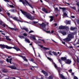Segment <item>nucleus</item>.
<instances>
[{
	"instance_id": "f257e3e1",
	"label": "nucleus",
	"mask_w": 79,
	"mask_h": 79,
	"mask_svg": "<svg viewBox=\"0 0 79 79\" xmlns=\"http://www.w3.org/2000/svg\"><path fill=\"white\" fill-rule=\"evenodd\" d=\"M50 61H52V64H54L55 68L57 69L58 71V73H59V76H60L61 78L62 79H65V78H64V77L63 75L61 74H60V70H61V68H58L56 64L54 62L53 60H49Z\"/></svg>"
},
{
	"instance_id": "f03ea898",
	"label": "nucleus",
	"mask_w": 79,
	"mask_h": 79,
	"mask_svg": "<svg viewBox=\"0 0 79 79\" xmlns=\"http://www.w3.org/2000/svg\"><path fill=\"white\" fill-rule=\"evenodd\" d=\"M20 11L22 12L23 15H24L27 17L28 19H30L31 20H33V19H34V17H32L30 14L23 11L22 10H20Z\"/></svg>"
},
{
	"instance_id": "7ed1b4c3",
	"label": "nucleus",
	"mask_w": 79,
	"mask_h": 79,
	"mask_svg": "<svg viewBox=\"0 0 79 79\" xmlns=\"http://www.w3.org/2000/svg\"><path fill=\"white\" fill-rule=\"evenodd\" d=\"M46 26V25L45 24V23H43L40 24V26L42 27L44 31H45L47 33H50V31H46V28H45Z\"/></svg>"
},
{
	"instance_id": "20e7f679",
	"label": "nucleus",
	"mask_w": 79,
	"mask_h": 79,
	"mask_svg": "<svg viewBox=\"0 0 79 79\" xmlns=\"http://www.w3.org/2000/svg\"><path fill=\"white\" fill-rule=\"evenodd\" d=\"M19 2H22L23 4H24L26 3L27 5H29L31 8H33V7L29 4V3L26 0H24V2L23 1V0H19Z\"/></svg>"
},
{
	"instance_id": "39448f33",
	"label": "nucleus",
	"mask_w": 79,
	"mask_h": 79,
	"mask_svg": "<svg viewBox=\"0 0 79 79\" xmlns=\"http://www.w3.org/2000/svg\"><path fill=\"white\" fill-rule=\"evenodd\" d=\"M0 46L2 48H6L7 49H11L12 48V47L8 46L6 45L1 44Z\"/></svg>"
},
{
	"instance_id": "423d86ee",
	"label": "nucleus",
	"mask_w": 79,
	"mask_h": 79,
	"mask_svg": "<svg viewBox=\"0 0 79 79\" xmlns=\"http://www.w3.org/2000/svg\"><path fill=\"white\" fill-rule=\"evenodd\" d=\"M74 35H75V32L71 33V34H69L68 35V37L71 40L72 39L74 38Z\"/></svg>"
},
{
	"instance_id": "0eeeda50",
	"label": "nucleus",
	"mask_w": 79,
	"mask_h": 79,
	"mask_svg": "<svg viewBox=\"0 0 79 79\" xmlns=\"http://www.w3.org/2000/svg\"><path fill=\"white\" fill-rule=\"evenodd\" d=\"M11 18H12V19H14V20H15V21H19V22H21V23L23 22L21 21V18H19H19H17L16 17H11Z\"/></svg>"
},
{
	"instance_id": "6e6552de",
	"label": "nucleus",
	"mask_w": 79,
	"mask_h": 79,
	"mask_svg": "<svg viewBox=\"0 0 79 79\" xmlns=\"http://www.w3.org/2000/svg\"><path fill=\"white\" fill-rule=\"evenodd\" d=\"M62 61H64L67 64H70L71 63V61L69 60H62Z\"/></svg>"
},
{
	"instance_id": "1a4fd4ad",
	"label": "nucleus",
	"mask_w": 79,
	"mask_h": 79,
	"mask_svg": "<svg viewBox=\"0 0 79 79\" xmlns=\"http://www.w3.org/2000/svg\"><path fill=\"white\" fill-rule=\"evenodd\" d=\"M12 48L15 49V50H16L17 52H18V51H20L21 52V50H20V49L19 48H18V47H14Z\"/></svg>"
},
{
	"instance_id": "9d476101",
	"label": "nucleus",
	"mask_w": 79,
	"mask_h": 79,
	"mask_svg": "<svg viewBox=\"0 0 79 79\" xmlns=\"http://www.w3.org/2000/svg\"><path fill=\"white\" fill-rule=\"evenodd\" d=\"M71 40L68 37V36L67 38L63 39V40L65 42H69V41H70Z\"/></svg>"
},
{
	"instance_id": "9b49d317",
	"label": "nucleus",
	"mask_w": 79,
	"mask_h": 79,
	"mask_svg": "<svg viewBox=\"0 0 79 79\" xmlns=\"http://www.w3.org/2000/svg\"><path fill=\"white\" fill-rule=\"evenodd\" d=\"M42 73H43V74L45 76H48V73H47L45 72V71H44V70H42L41 71Z\"/></svg>"
},
{
	"instance_id": "f8f14e48",
	"label": "nucleus",
	"mask_w": 79,
	"mask_h": 79,
	"mask_svg": "<svg viewBox=\"0 0 79 79\" xmlns=\"http://www.w3.org/2000/svg\"><path fill=\"white\" fill-rule=\"evenodd\" d=\"M43 11L45 12L46 13H49V12H48V10L46 9L43 8L42 9Z\"/></svg>"
},
{
	"instance_id": "ddd939ff",
	"label": "nucleus",
	"mask_w": 79,
	"mask_h": 79,
	"mask_svg": "<svg viewBox=\"0 0 79 79\" xmlns=\"http://www.w3.org/2000/svg\"><path fill=\"white\" fill-rule=\"evenodd\" d=\"M9 68H11V69H16V67L15 66H8Z\"/></svg>"
},
{
	"instance_id": "4468645a",
	"label": "nucleus",
	"mask_w": 79,
	"mask_h": 79,
	"mask_svg": "<svg viewBox=\"0 0 79 79\" xmlns=\"http://www.w3.org/2000/svg\"><path fill=\"white\" fill-rule=\"evenodd\" d=\"M17 56H20V57H21V58H22L24 60H26V57L25 56H23L19 55V54H17L16 55Z\"/></svg>"
},
{
	"instance_id": "2eb2a0df",
	"label": "nucleus",
	"mask_w": 79,
	"mask_h": 79,
	"mask_svg": "<svg viewBox=\"0 0 79 79\" xmlns=\"http://www.w3.org/2000/svg\"><path fill=\"white\" fill-rule=\"evenodd\" d=\"M64 28H65V26H63L61 25V26H60L59 27V29H64Z\"/></svg>"
},
{
	"instance_id": "dca6fc26",
	"label": "nucleus",
	"mask_w": 79,
	"mask_h": 79,
	"mask_svg": "<svg viewBox=\"0 0 79 79\" xmlns=\"http://www.w3.org/2000/svg\"><path fill=\"white\" fill-rule=\"evenodd\" d=\"M70 29L72 31H76V30H77V28L75 27H70Z\"/></svg>"
},
{
	"instance_id": "f3484780",
	"label": "nucleus",
	"mask_w": 79,
	"mask_h": 79,
	"mask_svg": "<svg viewBox=\"0 0 79 79\" xmlns=\"http://www.w3.org/2000/svg\"><path fill=\"white\" fill-rule=\"evenodd\" d=\"M37 68H38L37 66H32V68H31V70H34L35 68H36V69H37Z\"/></svg>"
},
{
	"instance_id": "a211bd4d",
	"label": "nucleus",
	"mask_w": 79,
	"mask_h": 79,
	"mask_svg": "<svg viewBox=\"0 0 79 79\" xmlns=\"http://www.w3.org/2000/svg\"><path fill=\"white\" fill-rule=\"evenodd\" d=\"M8 28L10 29H11V30H14V31H18V29L17 28H11L9 27H8Z\"/></svg>"
},
{
	"instance_id": "6ab92c4d",
	"label": "nucleus",
	"mask_w": 79,
	"mask_h": 79,
	"mask_svg": "<svg viewBox=\"0 0 79 79\" xmlns=\"http://www.w3.org/2000/svg\"><path fill=\"white\" fill-rule=\"evenodd\" d=\"M23 30L24 29V30H25L26 32H28V30H27V28H26L25 27H23V28H21Z\"/></svg>"
},
{
	"instance_id": "aec40b11",
	"label": "nucleus",
	"mask_w": 79,
	"mask_h": 79,
	"mask_svg": "<svg viewBox=\"0 0 79 79\" xmlns=\"http://www.w3.org/2000/svg\"><path fill=\"white\" fill-rule=\"evenodd\" d=\"M49 18H51L50 20V22H52L53 20V16H50Z\"/></svg>"
},
{
	"instance_id": "412c9836",
	"label": "nucleus",
	"mask_w": 79,
	"mask_h": 79,
	"mask_svg": "<svg viewBox=\"0 0 79 79\" xmlns=\"http://www.w3.org/2000/svg\"><path fill=\"white\" fill-rule=\"evenodd\" d=\"M0 24H1L2 26L4 27H6V25L4 23H2V22L1 21H0Z\"/></svg>"
},
{
	"instance_id": "4be33fe9",
	"label": "nucleus",
	"mask_w": 79,
	"mask_h": 79,
	"mask_svg": "<svg viewBox=\"0 0 79 79\" xmlns=\"http://www.w3.org/2000/svg\"><path fill=\"white\" fill-rule=\"evenodd\" d=\"M61 34L63 35H66V32L64 31H63L61 32Z\"/></svg>"
},
{
	"instance_id": "5701e85b",
	"label": "nucleus",
	"mask_w": 79,
	"mask_h": 79,
	"mask_svg": "<svg viewBox=\"0 0 79 79\" xmlns=\"http://www.w3.org/2000/svg\"><path fill=\"white\" fill-rule=\"evenodd\" d=\"M9 37H9V36H6V39L7 40H9V41H11V40L9 38Z\"/></svg>"
},
{
	"instance_id": "b1692460",
	"label": "nucleus",
	"mask_w": 79,
	"mask_h": 79,
	"mask_svg": "<svg viewBox=\"0 0 79 79\" xmlns=\"http://www.w3.org/2000/svg\"><path fill=\"white\" fill-rule=\"evenodd\" d=\"M6 61L8 62V63H10V64H11V60H6Z\"/></svg>"
},
{
	"instance_id": "393cba45",
	"label": "nucleus",
	"mask_w": 79,
	"mask_h": 79,
	"mask_svg": "<svg viewBox=\"0 0 79 79\" xmlns=\"http://www.w3.org/2000/svg\"><path fill=\"white\" fill-rule=\"evenodd\" d=\"M61 60H67V57H62L61 58Z\"/></svg>"
},
{
	"instance_id": "a878e982",
	"label": "nucleus",
	"mask_w": 79,
	"mask_h": 79,
	"mask_svg": "<svg viewBox=\"0 0 79 79\" xmlns=\"http://www.w3.org/2000/svg\"><path fill=\"white\" fill-rule=\"evenodd\" d=\"M25 41H26V42H27L28 43H30V41H29V40L27 39H25Z\"/></svg>"
},
{
	"instance_id": "bb28decb",
	"label": "nucleus",
	"mask_w": 79,
	"mask_h": 79,
	"mask_svg": "<svg viewBox=\"0 0 79 79\" xmlns=\"http://www.w3.org/2000/svg\"><path fill=\"white\" fill-rule=\"evenodd\" d=\"M60 9H61V10H62V11L64 12L65 10L66 9L65 8H63V7H60Z\"/></svg>"
},
{
	"instance_id": "cd10ccee",
	"label": "nucleus",
	"mask_w": 79,
	"mask_h": 79,
	"mask_svg": "<svg viewBox=\"0 0 79 79\" xmlns=\"http://www.w3.org/2000/svg\"><path fill=\"white\" fill-rule=\"evenodd\" d=\"M19 38H20L21 39H24V37L23 36H21V35H19Z\"/></svg>"
},
{
	"instance_id": "c85d7f7f",
	"label": "nucleus",
	"mask_w": 79,
	"mask_h": 79,
	"mask_svg": "<svg viewBox=\"0 0 79 79\" xmlns=\"http://www.w3.org/2000/svg\"><path fill=\"white\" fill-rule=\"evenodd\" d=\"M67 24H71V21H67L66 23Z\"/></svg>"
},
{
	"instance_id": "c756f323",
	"label": "nucleus",
	"mask_w": 79,
	"mask_h": 79,
	"mask_svg": "<svg viewBox=\"0 0 79 79\" xmlns=\"http://www.w3.org/2000/svg\"><path fill=\"white\" fill-rule=\"evenodd\" d=\"M7 6H10V7H11V8H14V6H13V5H9V4H8Z\"/></svg>"
},
{
	"instance_id": "7c9ffc66",
	"label": "nucleus",
	"mask_w": 79,
	"mask_h": 79,
	"mask_svg": "<svg viewBox=\"0 0 79 79\" xmlns=\"http://www.w3.org/2000/svg\"><path fill=\"white\" fill-rule=\"evenodd\" d=\"M11 12H12V13H15V12L16 10L14 9V10H10Z\"/></svg>"
},
{
	"instance_id": "2f4dec72",
	"label": "nucleus",
	"mask_w": 79,
	"mask_h": 79,
	"mask_svg": "<svg viewBox=\"0 0 79 79\" xmlns=\"http://www.w3.org/2000/svg\"><path fill=\"white\" fill-rule=\"evenodd\" d=\"M48 79H53V76L51 75L48 77Z\"/></svg>"
},
{
	"instance_id": "473e14b6",
	"label": "nucleus",
	"mask_w": 79,
	"mask_h": 79,
	"mask_svg": "<svg viewBox=\"0 0 79 79\" xmlns=\"http://www.w3.org/2000/svg\"><path fill=\"white\" fill-rule=\"evenodd\" d=\"M52 53H53L54 55H55V56H57V55L56 52H53Z\"/></svg>"
},
{
	"instance_id": "72a5a7b5",
	"label": "nucleus",
	"mask_w": 79,
	"mask_h": 79,
	"mask_svg": "<svg viewBox=\"0 0 79 79\" xmlns=\"http://www.w3.org/2000/svg\"><path fill=\"white\" fill-rule=\"evenodd\" d=\"M49 53V55H52V52L51 51H49L48 52Z\"/></svg>"
},
{
	"instance_id": "f704fd0d",
	"label": "nucleus",
	"mask_w": 79,
	"mask_h": 79,
	"mask_svg": "<svg viewBox=\"0 0 79 79\" xmlns=\"http://www.w3.org/2000/svg\"><path fill=\"white\" fill-rule=\"evenodd\" d=\"M43 49H44V50H48V48H46V47H44L43 48Z\"/></svg>"
},
{
	"instance_id": "c9c22d12",
	"label": "nucleus",
	"mask_w": 79,
	"mask_h": 79,
	"mask_svg": "<svg viewBox=\"0 0 79 79\" xmlns=\"http://www.w3.org/2000/svg\"><path fill=\"white\" fill-rule=\"evenodd\" d=\"M55 10L56 11H59V10H58V9L57 7H56L55 8Z\"/></svg>"
},
{
	"instance_id": "e433bc0d",
	"label": "nucleus",
	"mask_w": 79,
	"mask_h": 79,
	"mask_svg": "<svg viewBox=\"0 0 79 79\" xmlns=\"http://www.w3.org/2000/svg\"><path fill=\"white\" fill-rule=\"evenodd\" d=\"M32 38L33 39V40H36V39H35V37L34 36H33L32 37Z\"/></svg>"
},
{
	"instance_id": "4c0bfd02",
	"label": "nucleus",
	"mask_w": 79,
	"mask_h": 79,
	"mask_svg": "<svg viewBox=\"0 0 79 79\" xmlns=\"http://www.w3.org/2000/svg\"><path fill=\"white\" fill-rule=\"evenodd\" d=\"M65 29H66V30H68L69 29V28L68 27H65L64 28Z\"/></svg>"
},
{
	"instance_id": "58836bf2",
	"label": "nucleus",
	"mask_w": 79,
	"mask_h": 79,
	"mask_svg": "<svg viewBox=\"0 0 79 79\" xmlns=\"http://www.w3.org/2000/svg\"><path fill=\"white\" fill-rule=\"evenodd\" d=\"M62 69V71H67V69Z\"/></svg>"
},
{
	"instance_id": "ea45409f",
	"label": "nucleus",
	"mask_w": 79,
	"mask_h": 79,
	"mask_svg": "<svg viewBox=\"0 0 79 79\" xmlns=\"http://www.w3.org/2000/svg\"><path fill=\"white\" fill-rule=\"evenodd\" d=\"M47 55H49V53H48V52H45V55H46V57H47Z\"/></svg>"
},
{
	"instance_id": "a19ab883",
	"label": "nucleus",
	"mask_w": 79,
	"mask_h": 79,
	"mask_svg": "<svg viewBox=\"0 0 79 79\" xmlns=\"http://www.w3.org/2000/svg\"><path fill=\"white\" fill-rule=\"evenodd\" d=\"M3 71L4 73H6V72H7V71H6V69L3 70Z\"/></svg>"
},
{
	"instance_id": "79ce46f5",
	"label": "nucleus",
	"mask_w": 79,
	"mask_h": 79,
	"mask_svg": "<svg viewBox=\"0 0 79 79\" xmlns=\"http://www.w3.org/2000/svg\"><path fill=\"white\" fill-rule=\"evenodd\" d=\"M71 8L72 9H73V10H76V7H72Z\"/></svg>"
},
{
	"instance_id": "37998d69",
	"label": "nucleus",
	"mask_w": 79,
	"mask_h": 79,
	"mask_svg": "<svg viewBox=\"0 0 79 79\" xmlns=\"http://www.w3.org/2000/svg\"><path fill=\"white\" fill-rule=\"evenodd\" d=\"M76 21L77 23V24H79V20H77Z\"/></svg>"
},
{
	"instance_id": "c03bdc74",
	"label": "nucleus",
	"mask_w": 79,
	"mask_h": 79,
	"mask_svg": "<svg viewBox=\"0 0 79 79\" xmlns=\"http://www.w3.org/2000/svg\"><path fill=\"white\" fill-rule=\"evenodd\" d=\"M58 61L59 62V63H60V64H62L61 60H58Z\"/></svg>"
},
{
	"instance_id": "a18cd8bd",
	"label": "nucleus",
	"mask_w": 79,
	"mask_h": 79,
	"mask_svg": "<svg viewBox=\"0 0 79 79\" xmlns=\"http://www.w3.org/2000/svg\"><path fill=\"white\" fill-rule=\"evenodd\" d=\"M64 15L65 16H67V14L66 13H64Z\"/></svg>"
},
{
	"instance_id": "49530a36",
	"label": "nucleus",
	"mask_w": 79,
	"mask_h": 79,
	"mask_svg": "<svg viewBox=\"0 0 79 79\" xmlns=\"http://www.w3.org/2000/svg\"><path fill=\"white\" fill-rule=\"evenodd\" d=\"M74 79H78V78H77V77L74 76Z\"/></svg>"
},
{
	"instance_id": "de8ad7c7",
	"label": "nucleus",
	"mask_w": 79,
	"mask_h": 79,
	"mask_svg": "<svg viewBox=\"0 0 79 79\" xmlns=\"http://www.w3.org/2000/svg\"><path fill=\"white\" fill-rule=\"evenodd\" d=\"M69 73H71V72H72V69H70L69 70Z\"/></svg>"
},
{
	"instance_id": "09e8293b",
	"label": "nucleus",
	"mask_w": 79,
	"mask_h": 79,
	"mask_svg": "<svg viewBox=\"0 0 79 79\" xmlns=\"http://www.w3.org/2000/svg\"><path fill=\"white\" fill-rule=\"evenodd\" d=\"M34 32V31L32 30H31L29 32V33H31V32Z\"/></svg>"
},
{
	"instance_id": "8fccbe9b",
	"label": "nucleus",
	"mask_w": 79,
	"mask_h": 79,
	"mask_svg": "<svg viewBox=\"0 0 79 79\" xmlns=\"http://www.w3.org/2000/svg\"><path fill=\"white\" fill-rule=\"evenodd\" d=\"M23 35H24V36H27V34L26 33H24L23 34Z\"/></svg>"
},
{
	"instance_id": "3c124183",
	"label": "nucleus",
	"mask_w": 79,
	"mask_h": 79,
	"mask_svg": "<svg viewBox=\"0 0 79 79\" xmlns=\"http://www.w3.org/2000/svg\"><path fill=\"white\" fill-rule=\"evenodd\" d=\"M19 44V46L20 47H22V45L21 44L19 43L18 42Z\"/></svg>"
},
{
	"instance_id": "603ef678",
	"label": "nucleus",
	"mask_w": 79,
	"mask_h": 79,
	"mask_svg": "<svg viewBox=\"0 0 79 79\" xmlns=\"http://www.w3.org/2000/svg\"><path fill=\"white\" fill-rule=\"evenodd\" d=\"M76 45L77 44H78L79 45V39H78V42H77V43H76Z\"/></svg>"
},
{
	"instance_id": "864d4df0",
	"label": "nucleus",
	"mask_w": 79,
	"mask_h": 79,
	"mask_svg": "<svg viewBox=\"0 0 79 79\" xmlns=\"http://www.w3.org/2000/svg\"><path fill=\"white\" fill-rule=\"evenodd\" d=\"M77 6H79V2H78L77 3Z\"/></svg>"
},
{
	"instance_id": "5fc2aeb1",
	"label": "nucleus",
	"mask_w": 79,
	"mask_h": 79,
	"mask_svg": "<svg viewBox=\"0 0 79 79\" xmlns=\"http://www.w3.org/2000/svg\"><path fill=\"white\" fill-rule=\"evenodd\" d=\"M39 46H40V47L41 48H43V46L41 45H39Z\"/></svg>"
},
{
	"instance_id": "6e6d98bb",
	"label": "nucleus",
	"mask_w": 79,
	"mask_h": 79,
	"mask_svg": "<svg viewBox=\"0 0 79 79\" xmlns=\"http://www.w3.org/2000/svg\"><path fill=\"white\" fill-rule=\"evenodd\" d=\"M5 2H9L8 0H4Z\"/></svg>"
},
{
	"instance_id": "4d7b16f0",
	"label": "nucleus",
	"mask_w": 79,
	"mask_h": 79,
	"mask_svg": "<svg viewBox=\"0 0 79 79\" xmlns=\"http://www.w3.org/2000/svg\"><path fill=\"white\" fill-rule=\"evenodd\" d=\"M62 43L63 44H64V45H65V42L62 41Z\"/></svg>"
},
{
	"instance_id": "13d9d810",
	"label": "nucleus",
	"mask_w": 79,
	"mask_h": 79,
	"mask_svg": "<svg viewBox=\"0 0 79 79\" xmlns=\"http://www.w3.org/2000/svg\"><path fill=\"white\" fill-rule=\"evenodd\" d=\"M1 34H2V35H5V33H3V32H2L1 33Z\"/></svg>"
},
{
	"instance_id": "bf43d9fd",
	"label": "nucleus",
	"mask_w": 79,
	"mask_h": 79,
	"mask_svg": "<svg viewBox=\"0 0 79 79\" xmlns=\"http://www.w3.org/2000/svg\"><path fill=\"white\" fill-rule=\"evenodd\" d=\"M54 32V31L53 30H52L51 31V33L53 34Z\"/></svg>"
},
{
	"instance_id": "052dcab7",
	"label": "nucleus",
	"mask_w": 79,
	"mask_h": 79,
	"mask_svg": "<svg viewBox=\"0 0 79 79\" xmlns=\"http://www.w3.org/2000/svg\"><path fill=\"white\" fill-rule=\"evenodd\" d=\"M38 56H39V57H40V58H41V57L40 56V54L38 53Z\"/></svg>"
},
{
	"instance_id": "680f3d73",
	"label": "nucleus",
	"mask_w": 79,
	"mask_h": 79,
	"mask_svg": "<svg viewBox=\"0 0 79 79\" xmlns=\"http://www.w3.org/2000/svg\"><path fill=\"white\" fill-rule=\"evenodd\" d=\"M7 13V15H8V16H9V15H10V13L8 12Z\"/></svg>"
},
{
	"instance_id": "e2e57ef3",
	"label": "nucleus",
	"mask_w": 79,
	"mask_h": 79,
	"mask_svg": "<svg viewBox=\"0 0 79 79\" xmlns=\"http://www.w3.org/2000/svg\"><path fill=\"white\" fill-rule=\"evenodd\" d=\"M31 61H32V62H33V63H35V62H34V60H30Z\"/></svg>"
},
{
	"instance_id": "0e129e2a",
	"label": "nucleus",
	"mask_w": 79,
	"mask_h": 79,
	"mask_svg": "<svg viewBox=\"0 0 79 79\" xmlns=\"http://www.w3.org/2000/svg\"><path fill=\"white\" fill-rule=\"evenodd\" d=\"M33 23L35 24H37V22H34Z\"/></svg>"
},
{
	"instance_id": "69168bd1",
	"label": "nucleus",
	"mask_w": 79,
	"mask_h": 79,
	"mask_svg": "<svg viewBox=\"0 0 79 79\" xmlns=\"http://www.w3.org/2000/svg\"><path fill=\"white\" fill-rule=\"evenodd\" d=\"M27 23H29V24H31L32 23L31 22H30L29 23H28V22H27Z\"/></svg>"
},
{
	"instance_id": "338daca9",
	"label": "nucleus",
	"mask_w": 79,
	"mask_h": 79,
	"mask_svg": "<svg viewBox=\"0 0 79 79\" xmlns=\"http://www.w3.org/2000/svg\"><path fill=\"white\" fill-rule=\"evenodd\" d=\"M71 18H74V16H71Z\"/></svg>"
},
{
	"instance_id": "774afa93",
	"label": "nucleus",
	"mask_w": 79,
	"mask_h": 79,
	"mask_svg": "<svg viewBox=\"0 0 79 79\" xmlns=\"http://www.w3.org/2000/svg\"><path fill=\"white\" fill-rule=\"evenodd\" d=\"M24 61H25L27 62V60H24Z\"/></svg>"
}]
</instances>
